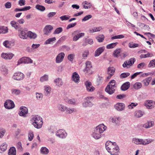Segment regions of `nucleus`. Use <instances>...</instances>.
<instances>
[{
  "label": "nucleus",
  "mask_w": 155,
  "mask_h": 155,
  "mask_svg": "<svg viewBox=\"0 0 155 155\" xmlns=\"http://www.w3.org/2000/svg\"><path fill=\"white\" fill-rule=\"evenodd\" d=\"M76 111V110L74 108L70 109V108H67L66 110V112L67 114H71L73 112H75Z\"/></svg>",
  "instance_id": "53"
},
{
  "label": "nucleus",
  "mask_w": 155,
  "mask_h": 155,
  "mask_svg": "<svg viewBox=\"0 0 155 155\" xmlns=\"http://www.w3.org/2000/svg\"><path fill=\"white\" fill-rule=\"evenodd\" d=\"M152 79L151 77H149L144 79L142 81L143 85L145 86H147L149 84L150 81Z\"/></svg>",
  "instance_id": "24"
},
{
  "label": "nucleus",
  "mask_w": 155,
  "mask_h": 155,
  "mask_svg": "<svg viewBox=\"0 0 155 155\" xmlns=\"http://www.w3.org/2000/svg\"><path fill=\"white\" fill-rule=\"evenodd\" d=\"M130 75V73L125 72L121 74L120 75V77L121 78H124L129 76Z\"/></svg>",
  "instance_id": "56"
},
{
  "label": "nucleus",
  "mask_w": 155,
  "mask_h": 155,
  "mask_svg": "<svg viewBox=\"0 0 155 155\" xmlns=\"http://www.w3.org/2000/svg\"><path fill=\"white\" fill-rule=\"evenodd\" d=\"M144 104L148 109H151L154 107L153 101L151 100H147L145 101Z\"/></svg>",
  "instance_id": "16"
},
{
  "label": "nucleus",
  "mask_w": 155,
  "mask_h": 155,
  "mask_svg": "<svg viewBox=\"0 0 155 155\" xmlns=\"http://www.w3.org/2000/svg\"><path fill=\"white\" fill-rule=\"evenodd\" d=\"M57 108L59 111L61 112H63L65 110L66 111L67 107L63 105L59 104L58 105Z\"/></svg>",
  "instance_id": "33"
},
{
  "label": "nucleus",
  "mask_w": 155,
  "mask_h": 155,
  "mask_svg": "<svg viewBox=\"0 0 155 155\" xmlns=\"http://www.w3.org/2000/svg\"><path fill=\"white\" fill-rule=\"evenodd\" d=\"M125 104L122 103H118L114 105L115 109L118 111H122L125 108Z\"/></svg>",
  "instance_id": "15"
},
{
  "label": "nucleus",
  "mask_w": 155,
  "mask_h": 155,
  "mask_svg": "<svg viewBox=\"0 0 155 155\" xmlns=\"http://www.w3.org/2000/svg\"><path fill=\"white\" fill-rule=\"evenodd\" d=\"M28 37L31 38L35 39L37 36V35L35 33L32 32L31 31H29L28 32Z\"/></svg>",
  "instance_id": "31"
},
{
  "label": "nucleus",
  "mask_w": 155,
  "mask_h": 155,
  "mask_svg": "<svg viewBox=\"0 0 155 155\" xmlns=\"http://www.w3.org/2000/svg\"><path fill=\"white\" fill-rule=\"evenodd\" d=\"M43 97V95L41 93H36V97L37 99L38 100H41Z\"/></svg>",
  "instance_id": "62"
},
{
  "label": "nucleus",
  "mask_w": 155,
  "mask_h": 155,
  "mask_svg": "<svg viewBox=\"0 0 155 155\" xmlns=\"http://www.w3.org/2000/svg\"><path fill=\"white\" fill-rule=\"evenodd\" d=\"M146 66V64L144 62L138 64L137 68L138 69H141Z\"/></svg>",
  "instance_id": "51"
},
{
  "label": "nucleus",
  "mask_w": 155,
  "mask_h": 155,
  "mask_svg": "<svg viewBox=\"0 0 155 155\" xmlns=\"http://www.w3.org/2000/svg\"><path fill=\"white\" fill-rule=\"evenodd\" d=\"M48 80V76L47 74H45L41 77L40 78V81L41 82L47 81Z\"/></svg>",
  "instance_id": "42"
},
{
  "label": "nucleus",
  "mask_w": 155,
  "mask_h": 155,
  "mask_svg": "<svg viewBox=\"0 0 155 155\" xmlns=\"http://www.w3.org/2000/svg\"><path fill=\"white\" fill-rule=\"evenodd\" d=\"M120 117L113 118L112 119V122L117 124H119L121 120Z\"/></svg>",
  "instance_id": "38"
},
{
  "label": "nucleus",
  "mask_w": 155,
  "mask_h": 155,
  "mask_svg": "<svg viewBox=\"0 0 155 155\" xmlns=\"http://www.w3.org/2000/svg\"><path fill=\"white\" fill-rule=\"evenodd\" d=\"M124 35H121L112 37L111 38V39L112 40H114V39H120L124 38Z\"/></svg>",
  "instance_id": "55"
},
{
  "label": "nucleus",
  "mask_w": 155,
  "mask_h": 155,
  "mask_svg": "<svg viewBox=\"0 0 155 155\" xmlns=\"http://www.w3.org/2000/svg\"><path fill=\"white\" fill-rule=\"evenodd\" d=\"M31 8L30 6H26L22 8H16L15 9V11L17 12L19 11H25L29 10Z\"/></svg>",
  "instance_id": "32"
},
{
  "label": "nucleus",
  "mask_w": 155,
  "mask_h": 155,
  "mask_svg": "<svg viewBox=\"0 0 155 155\" xmlns=\"http://www.w3.org/2000/svg\"><path fill=\"white\" fill-rule=\"evenodd\" d=\"M84 33H79V34L76 35L74 37L73 40L74 41H76L79 38L82 36H84Z\"/></svg>",
  "instance_id": "30"
},
{
  "label": "nucleus",
  "mask_w": 155,
  "mask_h": 155,
  "mask_svg": "<svg viewBox=\"0 0 155 155\" xmlns=\"http://www.w3.org/2000/svg\"><path fill=\"white\" fill-rule=\"evenodd\" d=\"M35 8L36 9L41 11H43L45 9V8L44 6L39 5H36Z\"/></svg>",
  "instance_id": "44"
},
{
  "label": "nucleus",
  "mask_w": 155,
  "mask_h": 155,
  "mask_svg": "<svg viewBox=\"0 0 155 155\" xmlns=\"http://www.w3.org/2000/svg\"><path fill=\"white\" fill-rule=\"evenodd\" d=\"M89 54V51L88 50L84 51L82 54V57L84 58L87 57Z\"/></svg>",
  "instance_id": "60"
},
{
  "label": "nucleus",
  "mask_w": 155,
  "mask_h": 155,
  "mask_svg": "<svg viewBox=\"0 0 155 155\" xmlns=\"http://www.w3.org/2000/svg\"><path fill=\"white\" fill-rule=\"evenodd\" d=\"M8 32V29L7 27L4 26L0 27V34L6 33Z\"/></svg>",
  "instance_id": "36"
},
{
  "label": "nucleus",
  "mask_w": 155,
  "mask_h": 155,
  "mask_svg": "<svg viewBox=\"0 0 155 155\" xmlns=\"http://www.w3.org/2000/svg\"><path fill=\"white\" fill-rule=\"evenodd\" d=\"M41 153L43 154H47L49 152L48 150L46 147H43L40 149Z\"/></svg>",
  "instance_id": "37"
},
{
  "label": "nucleus",
  "mask_w": 155,
  "mask_h": 155,
  "mask_svg": "<svg viewBox=\"0 0 155 155\" xmlns=\"http://www.w3.org/2000/svg\"><path fill=\"white\" fill-rule=\"evenodd\" d=\"M86 67L84 70V72L86 74H91L93 73L92 71V67L91 63V61H87L86 63Z\"/></svg>",
  "instance_id": "6"
},
{
  "label": "nucleus",
  "mask_w": 155,
  "mask_h": 155,
  "mask_svg": "<svg viewBox=\"0 0 155 155\" xmlns=\"http://www.w3.org/2000/svg\"><path fill=\"white\" fill-rule=\"evenodd\" d=\"M23 59H24L25 64L31 63H32L33 61L29 58L24 57H23Z\"/></svg>",
  "instance_id": "47"
},
{
  "label": "nucleus",
  "mask_w": 155,
  "mask_h": 155,
  "mask_svg": "<svg viewBox=\"0 0 155 155\" xmlns=\"http://www.w3.org/2000/svg\"><path fill=\"white\" fill-rule=\"evenodd\" d=\"M117 44L118 43L116 42L108 44L107 45L106 48L108 49L114 48L117 45Z\"/></svg>",
  "instance_id": "41"
},
{
  "label": "nucleus",
  "mask_w": 155,
  "mask_h": 155,
  "mask_svg": "<svg viewBox=\"0 0 155 155\" xmlns=\"http://www.w3.org/2000/svg\"><path fill=\"white\" fill-rule=\"evenodd\" d=\"M129 63L130 66H132L135 61V59L134 58H130L129 60L127 61Z\"/></svg>",
  "instance_id": "59"
},
{
  "label": "nucleus",
  "mask_w": 155,
  "mask_h": 155,
  "mask_svg": "<svg viewBox=\"0 0 155 155\" xmlns=\"http://www.w3.org/2000/svg\"><path fill=\"white\" fill-rule=\"evenodd\" d=\"M10 24L12 27L14 28L16 30H18L21 27V26L18 24L17 22H16L14 21H12L10 22Z\"/></svg>",
  "instance_id": "21"
},
{
  "label": "nucleus",
  "mask_w": 155,
  "mask_h": 155,
  "mask_svg": "<svg viewBox=\"0 0 155 155\" xmlns=\"http://www.w3.org/2000/svg\"><path fill=\"white\" fill-rule=\"evenodd\" d=\"M75 55L74 54H69L68 56V59L71 61H72Z\"/></svg>",
  "instance_id": "58"
},
{
  "label": "nucleus",
  "mask_w": 155,
  "mask_h": 155,
  "mask_svg": "<svg viewBox=\"0 0 155 155\" xmlns=\"http://www.w3.org/2000/svg\"><path fill=\"white\" fill-rule=\"evenodd\" d=\"M132 143L136 144H142L146 145L151 142V140L150 139L143 140L136 138H133L132 140Z\"/></svg>",
  "instance_id": "5"
},
{
  "label": "nucleus",
  "mask_w": 155,
  "mask_h": 155,
  "mask_svg": "<svg viewBox=\"0 0 155 155\" xmlns=\"http://www.w3.org/2000/svg\"><path fill=\"white\" fill-rule=\"evenodd\" d=\"M71 80L76 83H78L80 82V77L76 72H74L73 73Z\"/></svg>",
  "instance_id": "13"
},
{
  "label": "nucleus",
  "mask_w": 155,
  "mask_h": 155,
  "mask_svg": "<svg viewBox=\"0 0 155 155\" xmlns=\"http://www.w3.org/2000/svg\"><path fill=\"white\" fill-rule=\"evenodd\" d=\"M130 85V83L129 82H127L122 85L120 87L121 90L123 91H125L129 89Z\"/></svg>",
  "instance_id": "19"
},
{
  "label": "nucleus",
  "mask_w": 155,
  "mask_h": 155,
  "mask_svg": "<svg viewBox=\"0 0 155 155\" xmlns=\"http://www.w3.org/2000/svg\"><path fill=\"white\" fill-rule=\"evenodd\" d=\"M115 69L113 67H109L108 68L107 73L108 74H109L111 76H112L114 74L115 72Z\"/></svg>",
  "instance_id": "27"
},
{
  "label": "nucleus",
  "mask_w": 155,
  "mask_h": 155,
  "mask_svg": "<svg viewBox=\"0 0 155 155\" xmlns=\"http://www.w3.org/2000/svg\"><path fill=\"white\" fill-rule=\"evenodd\" d=\"M105 38L104 35H99L96 37V39L99 42H102L104 41Z\"/></svg>",
  "instance_id": "45"
},
{
  "label": "nucleus",
  "mask_w": 155,
  "mask_h": 155,
  "mask_svg": "<svg viewBox=\"0 0 155 155\" xmlns=\"http://www.w3.org/2000/svg\"><path fill=\"white\" fill-rule=\"evenodd\" d=\"M137 104H138L137 103L135 104L134 103H132L128 105V107L129 109H132L134 107H135L136 106H137Z\"/></svg>",
  "instance_id": "63"
},
{
  "label": "nucleus",
  "mask_w": 155,
  "mask_h": 155,
  "mask_svg": "<svg viewBox=\"0 0 155 155\" xmlns=\"http://www.w3.org/2000/svg\"><path fill=\"white\" fill-rule=\"evenodd\" d=\"M83 5V8L85 9L90 8L91 7V4L90 3L88 2L87 1L84 2L82 3Z\"/></svg>",
  "instance_id": "28"
},
{
  "label": "nucleus",
  "mask_w": 155,
  "mask_h": 155,
  "mask_svg": "<svg viewBox=\"0 0 155 155\" xmlns=\"http://www.w3.org/2000/svg\"><path fill=\"white\" fill-rule=\"evenodd\" d=\"M45 93L46 95H48L51 91V88L49 86L44 87Z\"/></svg>",
  "instance_id": "39"
},
{
  "label": "nucleus",
  "mask_w": 155,
  "mask_h": 155,
  "mask_svg": "<svg viewBox=\"0 0 155 155\" xmlns=\"http://www.w3.org/2000/svg\"><path fill=\"white\" fill-rule=\"evenodd\" d=\"M56 40L55 37L49 38L47 39L45 42V44H49L51 43V42L55 41Z\"/></svg>",
  "instance_id": "43"
},
{
  "label": "nucleus",
  "mask_w": 155,
  "mask_h": 155,
  "mask_svg": "<svg viewBox=\"0 0 155 155\" xmlns=\"http://www.w3.org/2000/svg\"><path fill=\"white\" fill-rule=\"evenodd\" d=\"M105 49L104 46L97 48L95 52L94 56L97 57L99 56L104 51Z\"/></svg>",
  "instance_id": "20"
},
{
  "label": "nucleus",
  "mask_w": 155,
  "mask_h": 155,
  "mask_svg": "<svg viewBox=\"0 0 155 155\" xmlns=\"http://www.w3.org/2000/svg\"><path fill=\"white\" fill-rule=\"evenodd\" d=\"M31 121L34 127L37 129L42 127L43 124V121L41 117L38 116H35L32 118Z\"/></svg>",
  "instance_id": "3"
},
{
  "label": "nucleus",
  "mask_w": 155,
  "mask_h": 155,
  "mask_svg": "<svg viewBox=\"0 0 155 155\" xmlns=\"http://www.w3.org/2000/svg\"><path fill=\"white\" fill-rule=\"evenodd\" d=\"M63 31V29L61 27H59L56 28L53 33L54 34H58L61 32Z\"/></svg>",
  "instance_id": "48"
},
{
  "label": "nucleus",
  "mask_w": 155,
  "mask_h": 155,
  "mask_svg": "<svg viewBox=\"0 0 155 155\" xmlns=\"http://www.w3.org/2000/svg\"><path fill=\"white\" fill-rule=\"evenodd\" d=\"M4 106L5 108L8 109H12L14 107L15 104L12 101L8 100L5 103Z\"/></svg>",
  "instance_id": "10"
},
{
  "label": "nucleus",
  "mask_w": 155,
  "mask_h": 155,
  "mask_svg": "<svg viewBox=\"0 0 155 155\" xmlns=\"http://www.w3.org/2000/svg\"><path fill=\"white\" fill-rule=\"evenodd\" d=\"M56 135L59 138H64L67 136V134L64 130L61 129L57 131Z\"/></svg>",
  "instance_id": "9"
},
{
  "label": "nucleus",
  "mask_w": 155,
  "mask_h": 155,
  "mask_svg": "<svg viewBox=\"0 0 155 155\" xmlns=\"http://www.w3.org/2000/svg\"><path fill=\"white\" fill-rule=\"evenodd\" d=\"M18 31V36L20 38L23 39H25L28 38V33L22 28L19 29Z\"/></svg>",
  "instance_id": "7"
},
{
  "label": "nucleus",
  "mask_w": 155,
  "mask_h": 155,
  "mask_svg": "<svg viewBox=\"0 0 155 155\" xmlns=\"http://www.w3.org/2000/svg\"><path fill=\"white\" fill-rule=\"evenodd\" d=\"M138 45L137 44H132L129 43V46L130 48H135L138 46Z\"/></svg>",
  "instance_id": "64"
},
{
  "label": "nucleus",
  "mask_w": 155,
  "mask_h": 155,
  "mask_svg": "<svg viewBox=\"0 0 155 155\" xmlns=\"http://www.w3.org/2000/svg\"><path fill=\"white\" fill-rule=\"evenodd\" d=\"M7 145L6 143H3L0 146V152L2 153L7 149Z\"/></svg>",
  "instance_id": "29"
},
{
  "label": "nucleus",
  "mask_w": 155,
  "mask_h": 155,
  "mask_svg": "<svg viewBox=\"0 0 155 155\" xmlns=\"http://www.w3.org/2000/svg\"><path fill=\"white\" fill-rule=\"evenodd\" d=\"M142 84L140 82H137L135 83L133 85L134 88L136 90H138L141 87Z\"/></svg>",
  "instance_id": "34"
},
{
  "label": "nucleus",
  "mask_w": 155,
  "mask_h": 155,
  "mask_svg": "<svg viewBox=\"0 0 155 155\" xmlns=\"http://www.w3.org/2000/svg\"><path fill=\"white\" fill-rule=\"evenodd\" d=\"M92 17V16L91 15H86L85 17H84V18L82 19V21H85L91 18Z\"/></svg>",
  "instance_id": "61"
},
{
  "label": "nucleus",
  "mask_w": 155,
  "mask_h": 155,
  "mask_svg": "<svg viewBox=\"0 0 155 155\" xmlns=\"http://www.w3.org/2000/svg\"><path fill=\"white\" fill-rule=\"evenodd\" d=\"M14 54L12 53H2L1 54L2 57L6 60H10L14 56Z\"/></svg>",
  "instance_id": "14"
},
{
  "label": "nucleus",
  "mask_w": 155,
  "mask_h": 155,
  "mask_svg": "<svg viewBox=\"0 0 155 155\" xmlns=\"http://www.w3.org/2000/svg\"><path fill=\"white\" fill-rule=\"evenodd\" d=\"M143 115V112L140 110H138L136 112L135 116L139 118L141 117Z\"/></svg>",
  "instance_id": "49"
},
{
  "label": "nucleus",
  "mask_w": 155,
  "mask_h": 155,
  "mask_svg": "<svg viewBox=\"0 0 155 155\" xmlns=\"http://www.w3.org/2000/svg\"><path fill=\"white\" fill-rule=\"evenodd\" d=\"M21 91L18 89H13L11 90V93L12 94L17 95H19L21 93Z\"/></svg>",
  "instance_id": "35"
},
{
  "label": "nucleus",
  "mask_w": 155,
  "mask_h": 155,
  "mask_svg": "<svg viewBox=\"0 0 155 155\" xmlns=\"http://www.w3.org/2000/svg\"><path fill=\"white\" fill-rule=\"evenodd\" d=\"M16 149L14 147H12L10 148L8 152V155H16Z\"/></svg>",
  "instance_id": "26"
},
{
  "label": "nucleus",
  "mask_w": 155,
  "mask_h": 155,
  "mask_svg": "<svg viewBox=\"0 0 155 155\" xmlns=\"http://www.w3.org/2000/svg\"><path fill=\"white\" fill-rule=\"evenodd\" d=\"M106 148L111 155H118L119 153V147L115 142L113 143L110 141H107L105 143Z\"/></svg>",
  "instance_id": "1"
},
{
  "label": "nucleus",
  "mask_w": 155,
  "mask_h": 155,
  "mask_svg": "<svg viewBox=\"0 0 155 155\" xmlns=\"http://www.w3.org/2000/svg\"><path fill=\"white\" fill-rule=\"evenodd\" d=\"M65 54L64 52L59 53L55 59V62L57 63H60L62 61L65 56Z\"/></svg>",
  "instance_id": "12"
},
{
  "label": "nucleus",
  "mask_w": 155,
  "mask_h": 155,
  "mask_svg": "<svg viewBox=\"0 0 155 155\" xmlns=\"http://www.w3.org/2000/svg\"><path fill=\"white\" fill-rule=\"evenodd\" d=\"M53 29L52 26L51 25H47L44 28V34L45 35H48L51 32V31Z\"/></svg>",
  "instance_id": "17"
},
{
  "label": "nucleus",
  "mask_w": 155,
  "mask_h": 155,
  "mask_svg": "<svg viewBox=\"0 0 155 155\" xmlns=\"http://www.w3.org/2000/svg\"><path fill=\"white\" fill-rule=\"evenodd\" d=\"M1 70L4 75H6L8 74V70L5 66H2Z\"/></svg>",
  "instance_id": "40"
},
{
  "label": "nucleus",
  "mask_w": 155,
  "mask_h": 155,
  "mask_svg": "<svg viewBox=\"0 0 155 155\" xmlns=\"http://www.w3.org/2000/svg\"><path fill=\"white\" fill-rule=\"evenodd\" d=\"M91 97H87L86 98V100L87 101H85L83 104V107H87L91 106L92 105V104L91 102L90 101H88V100L89 99H91Z\"/></svg>",
  "instance_id": "23"
},
{
  "label": "nucleus",
  "mask_w": 155,
  "mask_h": 155,
  "mask_svg": "<svg viewBox=\"0 0 155 155\" xmlns=\"http://www.w3.org/2000/svg\"><path fill=\"white\" fill-rule=\"evenodd\" d=\"M153 56V54H152L148 53L146 54H141L140 56V58H145L150 57H152Z\"/></svg>",
  "instance_id": "50"
},
{
  "label": "nucleus",
  "mask_w": 155,
  "mask_h": 155,
  "mask_svg": "<svg viewBox=\"0 0 155 155\" xmlns=\"http://www.w3.org/2000/svg\"><path fill=\"white\" fill-rule=\"evenodd\" d=\"M21 111L19 113V115L21 116H25V114L28 113V110L25 107L20 108Z\"/></svg>",
  "instance_id": "18"
},
{
  "label": "nucleus",
  "mask_w": 155,
  "mask_h": 155,
  "mask_svg": "<svg viewBox=\"0 0 155 155\" xmlns=\"http://www.w3.org/2000/svg\"><path fill=\"white\" fill-rule=\"evenodd\" d=\"M154 125V123L153 121L149 120L143 125V127L145 128H148L152 127Z\"/></svg>",
  "instance_id": "22"
},
{
  "label": "nucleus",
  "mask_w": 155,
  "mask_h": 155,
  "mask_svg": "<svg viewBox=\"0 0 155 155\" xmlns=\"http://www.w3.org/2000/svg\"><path fill=\"white\" fill-rule=\"evenodd\" d=\"M54 81L56 85L59 87L62 86L63 84L62 79L59 78L55 79Z\"/></svg>",
  "instance_id": "25"
},
{
  "label": "nucleus",
  "mask_w": 155,
  "mask_h": 155,
  "mask_svg": "<svg viewBox=\"0 0 155 155\" xmlns=\"http://www.w3.org/2000/svg\"><path fill=\"white\" fill-rule=\"evenodd\" d=\"M107 128V127L104 124H101L97 126L94 130V131L92 134V136L95 139H99L102 133Z\"/></svg>",
  "instance_id": "2"
},
{
  "label": "nucleus",
  "mask_w": 155,
  "mask_h": 155,
  "mask_svg": "<svg viewBox=\"0 0 155 155\" xmlns=\"http://www.w3.org/2000/svg\"><path fill=\"white\" fill-rule=\"evenodd\" d=\"M24 77V75L22 73L18 72L15 73L12 77V78L16 80H21Z\"/></svg>",
  "instance_id": "8"
},
{
  "label": "nucleus",
  "mask_w": 155,
  "mask_h": 155,
  "mask_svg": "<svg viewBox=\"0 0 155 155\" xmlns=\"http://www.w3.org/2000/svg\"><path fill=\"white\" fill-rule=\"evenodd\" d=\"M85 85L86 89L88 92H92L95 90V88L93 86L91 82L89 81H86L85 83Z\"/></svg>",
  "instance_id": "11"
},
{
  "label": "nucleus",
  "mask_w": 155,
  "mask_h": 155,
  "mask_svg": "<svg viewBox=\"0 0 155 155\" xmlns=\"http://www.w3.org/2000/svg\"><path fill=\"white\" fill-rule=\"evenodd\" d=\"M116 87V81L114 80H112L106 87L105 91L109 94H112L114 93Z\"/></svg>",
  "instance_id": "4"
},
{
  "label": "nucleus",
  "mask_w": 155,
  "mask_h": 155,
  "mask_svg": "<svg viewBox=\"0 0 155 155\" xmlns=\"http://www.w3.org/2000/svg\"><path fill=\"white\" fill-rule=\"evenodd\" d=\"M149 68L152 67H155V59H153L150 61L148 65Z\"/></svg>",
  "instance_id": "52"
},
{
  "label": "nucleus",
  "mask_w": 155,
  "mask_h": 155,
  "mask_svg": "<svg viewBox=\"0 0 155 155\" xmlns=\"http://www.w3.org/2000/svg\"><path fill=\"white\" fill-rule=\"evenodd\" d=\"M3 45L7 48H10V45L8 41L6 40L4 41L3 43Z\"/></svg>",
  "instance_id": "57"
},
{
  "label": "nucleus",
  "mask_w": 155,
  "mask_h": 155,
  "mask_svg": "<svg viewBox=\"0 0 155 155\" xmlns=\"http://www.w3.org/2000/svg\"><path fill=\"white\" fill-rule=\"evenodd\" d=\"M34 137L33 133L31 131H30L28 134V140L29 141H31L32 140Z\"/></svg>",
  "instance_id": "54"
},
{
  "label": "nucleus",
  "mask_w": 155,
  "mask_h": 155,
  "mask_svg": "<svg viewBox=\"0 0 155 155\" xmlns=\"http://www.w3.org/2000/svg\"><path fill=\"white\" fill-rule=\"evenodd\" d=\"M120 49H116L114 51L113 54L114 57H118L120 54Z\"/></svg>",
  "instance_id": "46"
}]
</instances>
